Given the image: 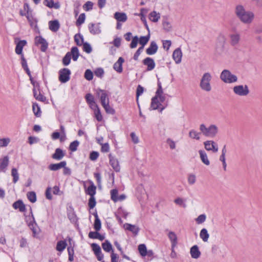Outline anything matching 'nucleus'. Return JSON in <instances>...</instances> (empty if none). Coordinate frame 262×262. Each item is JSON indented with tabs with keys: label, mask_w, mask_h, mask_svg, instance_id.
Returning <instances> with one entry per match:
<instances>
[{
	"label": "nucleus",
	"mask_w": 262,
	"mask_h": 262,
	"mask_svg": "<svg viewBox=\"0 0 262 262\" xmlns=\"http://www.w3.org/2000/svg\"><path fill=\"white\" fill-rule=\"evenodd\" d=\"M9 162V158L6 156L0 159V172H6Z\"/></svg>",
	"instance_id": "obj_14"
},
{
	"label": "nucleus",
	"mask_w": 262,
	"mask_h": 262,
	"mask_svg": "<svg viewBox=\"0 0 262 262\" xmlns=\"http://www.w3.org/2000/svg\"><path fill=\"white\" fill-rule=\"evenodd\" d=\"M200 130L204 136L213 138L218 133V128L214 124H211L207 127L204 124H201L200 125Z\"/></svg>",
	"instance_id": "obj_3"
},
{
	"label": "nucleus",
	"mask_w": 262,
	"mask_h": 262,
	"mask_svg": "<svg viewBox=\"0 0 262 262\" xmlns=\"http://www.w3.org/2000/svg\"><path fill=\"white\" fill-rule=\"evenodd\" d=\"M28 199L31 203H35L36 201V195L35 192L30 191L27 194Z\"/></svg>",
	"instance_id": "obj_44"
},
{
	"label": "nucleus",
	"mask_w": 262,
	"mask_h": 262,
	"mask_svg": "<svg viewBox=\"0 0 262 262\" xmlns=\"http://www.w3.org/2000/svg\"><path fill=\"white\" fill-rule=\"evenodd\" d=\"M139 38L137 36H135L133 38L131 43L130 44V48L132 49L135 48L138 44Z\"/></svg>",
	"instance_id": "obj_64"
},
{
	"label": "nucleus",
	"mask_w": 262,
	"mask_h": 262,
	"mask_svg": "<svg viewBox=\"0 0 262 262\" xmlns=\"http://www.w3.org/2000/svg\"><path fill=\"white\" fill-rule=\"evenodd\" d=\"M200 133H198V132L194 129L190 130L189 133V136L190 138L198 140H200Z\"/></svg>",
	"instance_id": "obj_43"
},
{
	"label": "nucleus",
	"mask_w": 262,
	"mask_h": 262,
	"mask_svg": "<svg viewBox=\"0 0 262 262\" xmlns=\"http://www.w3.org/2000/svg\"><path fill=\"white\" fill-rule=\"evenodd\" d=\"M234 12L237 18L245 25L251 24L254 19V13L252 11L246 10L241 4L235 6Z\"/></svg>",
	"instance_id": "obj_1"
},
{
	"label": "nucleus",
	"mask_w": 262,
	"mask_h": 262,
	"mask_svg": "<svg viewBox=\"0 0 262 262\" xmlns=\"http://www.w3.org/2000/svg\"><path fill=\"white\" fill-rule=\"evenodd\" d=\"M182 53L180 48L176 49L173 52L172 57L176 63L178 64L181 62Z\"/></svg>",
	"instance_id": "obj_17"
},
{
	"label": "nucleus",
	"mask_w": 262,
	"mask_h": 262,
	"mask_svg": "<svg viewBox=\"0 0 262 262\" xmlns=\"http://www.w3.org/2000/svg\"><path fill=\"white\" fill-rule=\"evenodd\" d=\"M85 19V15L84 13H81L79 16L78 19L76 20V25L77 26H79L84 23Z\"/></svg>",
	"instance_id": "obj_51"
},
{
	"label": "nucleus",
	"mask_w": 262,
	"mask_h": 262,
	"mask_svg": "<svg viewBox=\"0 0 262 262\" xmlns=\"http://www.w3.org/2000/svg\"><path fill=\"white\" fill-rule=\"evenodd\" d=\"M83 45V50L87 53H90L92 49L91 45L88 42H84L82 43Z\"/></svg>",
	"instance_id": "obj_59"
},
{
	"label": "nucleus",
	"mask_w": 262,
	"mask_h": 262,
	"mask_svg": "<svg viewBox=\"0 0 262 262\" xmlns=\"http://www.w3.org/2000/svg\"><path fill=\"white\" fill-rule=\"evenodd\" d=\"M230 44L232 46H237L241 40V35L238 33H235L230 35Z\"/></svg>",
	"instance_id": "obj_12"
},
{
	"label": "nucleus",
	"mask_w": 262,
	"mask_h": 262,
	"mask_svg": "<svg viewBox=\"0 0 262 262\" xmlns=\"http://www.w3.org/2000/svg\"><path fill=\"white\" fill-rule=\"evenodd\" d=\"M11 175L13 177V182L16 183L19 179V176L17 170L15 168L12 169Z\"/></svg>",
	"instance_id": "obj_47"
},
{
	"label": "nucleus",
	"mask_w": 262,
	"mask_h": 262,
	"mask_svg": "<svg viewBox=\"0 0 262 262\" xmlns=\"http://www.w3.org/2000/svg\"><path fill=\"white\" fill-rule=\"evenodd\" d=\"M150 38V35L148 34L147 36H141L140 38H139V42L141 45V47L144 48V46L147 44Z\"/></svg>",
	"instance_id": "obj_36"
},
{
	"label": "nucleus",
	"mask_w": 262,
	"mask_h": 262,
	"mask_svg": "<svg viewBox=\"0 0 262 262\" xmlns=\"http://www.w3.org/2000/svg\"><path fill=\"white\" fill-rule=\"evenodd\" d=\"M94 116L98 121H101L103 117L101 115L100 108H98L94 111Z\"/></svg>",
	"instance_id": "obj_55"
},
{
	"label": "nucleus",
	"mask_w": 262,
	"mask_h": 262,
	"mask_svg": "<svg viewBox=\"0 0 262 262\" xmlns=\"http://www.w3.org/2000/svg\"><path fill=\"white\" fill-rule=\"evenodd\" d=\"M102 247L103 249L107 252H109L112 250V246L111 244L107 240L102 243Z\"/></svg>",
	"instance_id": "obj_42"
},
{
	"label": "nucleus",
	"mask_w": 262,
	"mask_h": 262,
	"mask_svg": "<svg viewBox=\"0 0 262 262\" xmlns=\"http://www.w3.org/2000/svg\"><path fill=\"white\" fill-rule=\"evenodd\" d=\"M205 149L208 151H212L213 152L218 151L217 144L212 140L206 141L204 143Z\"/></svg>",
	"instance_id": "obj_7"
},
{
	"label": "nucleus",
	"mask_w": 262,
	"mask_h": 262,
	"mask_svg": "<svg viewBox=\"0 0 262 262\" xmlns=\"http://www.w3.org/2000/svg\"><path fill=\"white\" fill-rule=\"evenodd\" d=\"M187 180L189 185H193L196 182V177L194 174L190 173L188 175Z\"/></svg>",
	"instance_id": "obj_54"
},
{
	"label": "nucleus",
	"mask_w": 262,
	"mask_h": 262,
	"mask_svg": "<svg viewBox=\"0 0 262 262\" xmlns=\"http://www.w3.org/2000/svg\"><path fill=\"white\" fill-rule=\"evenodd\" d=\"M93 3L92 2L88 1L83 5V8L85 11H88L93 9Z\"/></svg>",
	"instance_id": "obj_57"
},
{
	"label": "nucleus",
	"mask_w": 262,
	"mask_h": 262,
	"mask_svg": "<svg viewBox=\"0 0 262 262\" xmlns=\"http://www.w3.org/2000/svg\"><path fill=\"white\" fill-rule=\"evenodd\" d=\"M212 76L209 72L204 73L201 79L199 84L200 89L205 92H209L212 90L211 82Z\"/></svg>",
	"instance_id": "obj_2"
},
{
	"label": "nucleus",
	"mask_w": 262,
	"mask_h": 262,
	"mask_svg": "<svg viewBox=\"0 0 262 262\" xmlns=\"http://www.w3.org/2000/svg\"><path fill=\"white\" fill-rule=\"evenodd\" d=\"M89 237L93 239H99L100 241H103L105 237L104 235L100 234L98 231H91L89 233Z\"/></svg>",
	"instance_id": "obj_27"
},
{
	"label": "nucleus",
	"mask_w": 262,
	"mask_h": 262,
	"mask_svg": "<svg viewBox=\"0 0 262 262\" xmlns=\"http://www.w3.org/2000/svg\"><path fill=\"white\" fill-rule=\"evenodd\" d=\"M100 24L97 23H90L89 24L88 28L90 32L93 35L100 34L101 32L100 28Z\"/></svg>",
	"instance_id": "obj_11"
},
{
	"label": "nucleus",
	"mask_w": 262,
	"mask_h": 262,
	"mask_svg": "<svg viewBox=\"0 0 262 262\" xmlns=\"http://www.w3.org/2000/svg\"><path fill=\"white\" fill-rule=\"evenodd\" d=\"M168 237L171 243V247H172V248H174L178 243V238L177 235L174 232L170 231L168 233Z\"/></svg>",
	"instance_id": "obj_25"
},
{
	"label": "nucleus",
	"mask_w": 262,
	"mask_h": 262,
	"mask_svg": "<svg viewBox=\"0 0 262 262\" xmlns=\"http://www.w3.org/2000/svg\"><path fill=\"white\" fill-rule=\"evenodd\" d=\"M96 202L95 197H90L89 200L88 205L90 209H93L96 206Z\"/></svg>",
	"instance_id": "obj_62"
},
{
	"label": "nucleus",
	"mask_w": 262,
	"mask_h": 262,
	"mask_svg": "<svg viewBox=\"0 0 262 262\" xmlns=\"http://www.w3.org/2000/svg\"><path fill=\"white\" fill-rule=\"evenodd\" d=\"M163 27L165 31L169 32L171 30V26L167 19H164L162 22Z\"/></svg>",
	"instance_id": "obj_49"
},
{
	"label": "nucleus",
	"mask_w": 262,
	"mask_h": 262,
	"mask_svg": "<svg viewBox=\"0 0 262 262\" xmlns=\"http://www.w3.org/2000/svg\"><path fill=\"white\" fill-rule=\"evenodd\" d=\"M143 64L147 66V71H151L155 68V62L150 57H146L143 60Z\"/></svg>",
	"instance_id": "obj_13"
},
{
	"label": "nucleus",
	"mask_w": 262,
	"mask_h": 262,
	"mask_svg": "<svg viewBox=\"0 0 262 262\" xmlns=\"http://www.w3.org/2000/svg\"><path fill=\"white\" fill-rule=\"evenodd\" d=\"M124 227L126 230L131 231L136 235L138 233L139 231V228L137 226L128 223L125 224Z\"/></svg>",
	"instance_id": "obj_26"
},
{
	"label": "nucleus",
	"mask_w": 262,
	"mask_h": 262,
	"mask_svg": "<svg viewBox=\"0 0 262 262\" xmlns=\"http://www.w3.org/2000/svg\"><path fill=\"white\" fill-rule=\"evenodd\" d=\"M96 94L100 97L102 105L109 102L108 95L106 91L98 89L96 91Z\"/></svg>",
	"instance_id": "obj_8"
},
{
	"label": "nucleus",
	"mask_w": 262,
	"mask_h": 262,
	"mask_svg": "<svg viewBox=\"0 0 262 262\" xmlns=\"http://www.w3.org/2000/svg\"><path fill=\"white\" fill-rule=\"evenodd\" d=\"M45 5L49 8H54L58 9L59 8V5L58 3H54L53 0H45Z\"/></svg>",
	"instance_id": "obj_39"
},
{
	"label": "nucleus",
	"mask_w": 262,
	"mask_h": 262,
	"mask_svg": "<svg viewBox=\"0 0 262 262\" xmlns=\"http://www.w3.org/2000/svg\"><path fill=\"white\" fill-rule=\"evenodd\" d=\"M124 59L120 57L113 66L114 69L118 73H121L123 71L122 63L124 62Z\"/></svg>",
	"instance_id": "obj_19"
},
{
	"label": "nucleus",
	"mask_w": 262,
	"mask_h": 262,
	"mask_svg": "<svg viewBox=\"0 0 262 262\" xmlns=\"http://www.w3.org/2000/svg\"><path fill=\"white\" fill-rule=\"evenodd\" d=\"M158 47L155 41L150 42L149 47L146 49V53L147 55H151L155 54L158 51Z\"/></svg>",
	"instance_id": "obj_15"
},
{
	"label": "nucleus",
	"mask_w": 262,
	"mask_h": 262,
	"mask_svg": "<svg viewBox=\"0 0 262 262\" xmlns=\"http://www.w3.org/2000/svg\"><path fill=\"white\" fill-rule=\"evenodd\" d=\"M144 92V88L140 85H139L137 88V91H136V99L137 101H138L139 97L142 94V93Z\"/></svg>",
	"instance_id": "obj_63"
},
{
	"label": "nucleus",
	"mask_w": 262,
	"mask_h": 262,
	"mask_svg": "<svg viewBox=\"0 0 262 262\" xmlns=\"http://www.w3.org/2000/svg\"><path fill=\"white\" fill-rule=\"evenodd\" d=\"M118 190L116 189H113L111 191V199L114 202H116L118 201Z\"/></svg>",
	"instance_id": "obj_52"
},
{
	"label": "nucleus",
	"mask_w": 262,
	"mask_h": 262,
	"mask_svg": "<svg viewBox=\"0 0 262 262\" xmlns=\"http://www.w3.org/2000/svg\"><path fill=\"white\" fill-rule=\"evenodd\" d=\"M102 106L104 108L105 112L107 114H115V110L110 106L109 102L105 103V104L102 105Z\"/></svg>",
	"instance_id": "obj_53"
},
{
	"label": "nucleus",
	"mask_w": 262,
	"mask_h": 262,
	"mask_svg": "<svg viewBox=\"0 0 262 262\" xmlns=\"http://www.w3.org/2000/svg\"><path fill=\"white\" fill-rule=\"evenodd\" d=\"M71 71L67 68H63L59 71V80L61 83H66L70 79Z\"/></svg>",
	"instance_id": "obj_6"
},
{
	"label": "nucleus",
	"mask_w": 262,
	"mask_h": 262,
	"mask_svg": "<svg viewBox=\"0 0 262 262\" xmlns=\"http://www.w3.org/2000/svg\"><path fill=\"white\" fill-rule=\"evenodd\" d=\"M71 59V54L70 52H68L62 59V63L64 66H68Z\"/></svg>",
	"instance_id": "obj_46"
},
{
	"label": "nucleus",
	"mask_w": 262,
	"mask_h": 262,
	"mask_svg": "<svg viewBox=\"0 0 262 262\" xmlns=\"http://www.w3.org/2000/svg\"><path fill=\"white\" fill-rule=\"evenodd\" d=\"M27 41L25 40H20L16 44L15 49V53L18 55H24L22 53L23 48L26 45Z\"/></svg>",
	"instance_id": "obj_18"
},
{
	"label": "nucleus",
	"mask_w": 262,
	"mask_h": 262,
	"mask_svg": "<svg viewBox=\"0 0 262 262\" xmlns=\"http://www.w3.org/2000/svg\"><path fill=\"white\" fill-rule=\"evenodd\" d=\"M114 18L119 22H125L127 20V17L124 12H117L114 14Z\"/></svg>",
	"instance_id": "obj_23"
},
{
	"label": "nucleus",
	"mask_w": 262,
	"mask_h": 262,
	"mask_svg": "<svg viewBox=\"0 0 262 262\" xmlns=\"http://www.w3.org/2000/svg\"><path fill=\"white\" fill-rule=\"evenodd\" d=\"M33 94L34 97L38 100L40 101L41 102H45L46 100V98L43 95L40 94H37V92L34 90Z\"/></svg>",
	"instance_id": "obj_48"
},
{
	"label": "nucleus",
	"mask_w": 262,
	"mask_h": 262,
	"mask_svg": "<svg viewBox=\"0 0 262 262\" xmlns=\"http://www.w3.org/2000/svg\"><path fill=\"white\" fill-rule=\"evenodd\" d=\"M149 18L153 22H157L160 18V14L156 11H152L149 14Z\"/></svg>",
	"instance_id": "obj_34"
},
{
	"label": "nucleus",
	"mask_w": 262,
	"mask_h": 262,
	"mask_svg": "<svg viewBox=\"0 0 262 262\" xmlns=\"http://www.w3.org/2000/svg\"><path fill=\"white\" fill-rule=\"evenodd\" d=\"M32 110L35 116L39 117L41 116V111L39 106L36 103H33L32 105Z\"/></svg>",
	"instance_id": "obj_38"
},
{
	"label": "nucleus",
	"mask_w": 262,
	"mask_h": 262,
	"mask_svg": "<svg viewBox=\"0 0 262 262\" xmlns=\"http://www.w3.org/2000/svg\"><path fill=\"white\" fill-rule=\"evenodd\" d=\"M67 246V244L66 241H60L57 243L56 249L59 252L62 251Z\"/></svg>",
	"instance_id": "obj_37"
},
{
	"label": "nucleus",
	"mask_w": 262,
	"mask_h": 262,
	"mask_svg": "<svg viewBox=\"0 0 262 262\" xmlns=\"http://www.w3.org/2000/svg\"><path fill=\"white\" fill-rule=\"evenodd\" d=\"M206 219V216L204 214L200 215L197 218L195 219V222L198 224H201L204 223Z\"/></svg>",
	"instance_id": "obj_58"
},
{
	"label": "nucleus",
	"mask_w": 262,
	"mask_h": 262,
	"mask_svg": "<svg viewBox=\"0 0 262 262\" xmlns=\"http://www.w3.org/2000/svg\"><path fill=\"white\" fill-rule=\"evenodd\" d=\"M10 142V139L8 138L0 139V147L7 146Z\"/></svg>",
	"instance_id": "obj_60"
},
{
	"label": "nucleus",
	"mask_w": 262,
	"mask_h": 262,
	"mask_svg": "<svg viewBox=\"0 0 262 262\" xmlns=\"http://www.w3.org/2000/svg\"><path fill=\"white\" fill-rule=\"evenodd\" d=\"M96 187L92 184L89 186L88 189L85 191V193L87 194L90 195V197H95L94 195L96 194Z\"/></svg>",
	"instance_id": "obj_33"
},
{
	"label": "nucleus",
	"mask_w": 262,
	"mask_h": 262,
	"mask_svg": "<svg viewBox=\"0 0 262 262\" xmlns=\"http://www.w3.org/2000/svg\"><path fill=\"white\" fill-rule=\"evenodd\" d=\"M67 165V162L66 161H63L60 162L59 163L56 164H51L49 166V169L50 170L52 171H57L61 168L62 167H64V166Z\"/></svg>",
	"instance_id": "obj_20"
},
{
	"label": "nucleus",
	"mask_w": 262,
	"mask_h": 262,
	"mask_svg": "<svg viewBox=\"0 0 262 262\" xmlns=\"http://www.w3.org/2000/svg\"><path fill=\"white\" fill-rule=\"evenodd\" d=\"M200 236L204 242H207L208 241L209 237V234L206 229L203 228L201 230Z\"/></svg>",
	"instance_id": "obj_32"
},
{
	"label": "nucleus",
	"mask_w": 262,
	"mask_h": 262,
	"mask_svg": "<svg viewBox=\"0 0 262 262\" xmlns=\"http://www.w3.org/2000/svg\"><path fill=\"white\" fill-rule=\"evenodd\" d=\"M138 250L142 256H146L147 250L145 244H140L138 246Z\"/></svg>",
	"instance_id": "obj_40"
},
{
	"label": "nucleus",
	"mask_w": 262,
	"mask_h": 262,
	"mask_svg": "<svg viewBox=\"0 0 262 262\" xmlns=\"http://www.w3.org/2000/svg\"><path fill=\"white\" fill-rule=\"evenodd\" d=\"M110 164L116 172H119L120 170V167L119 162L114 156L111 154L108 155Z\"/></svg>",
	"instance_id": "obj_9"
},
{
	"label": "nucleus",
	"mask_w": 262,
	"mask_h": 262,
	"mask_svg": "<svg viewBox=\"0 0 262 262\" xmlns=\"http://www.w3.org/2000/svg\"><path fill=\"white\" fill-rule=\"evenodd\" d=\"M225 42V37L223 35H219L217 39V45L220 46L222 49H223L224 48Z\"/></svg>",
	"instance_id": "obj_45"
},
{
	"label": "nucleus",
	"mask_w": 262,
	"mask_h": 262,
	"mask_svg": "<svg viewBox=\"0 0 262 262\" xmlns=\"http://www.w3.org/2000/svg\"><path fill=\"white\" fill-rule=\"evenodd\" d=\"M49 29L54 32H57L60 27V25L57 20H51L49 22Z\"/></svg>",
	"instance_id": "obj_24"
},
{
	"label": "nucleus",
	"mask_w": 262,
	"mask_h": 262,
	"mask_svg": "<svg viewBox=\"0 0 262 262\" xmlns=\"http://www.w3.org/2000/svg\"><path fill=\"white\" fill-rule=\"evenodd\" d=\"M84 78L89 81L92 80L93 78V72L90 70L87 69L84 73Z\"/></svg>",
	"instance_id": "obj_56"
},
{
	"label": "nucleus",
	"mask_w": 262,
	"mask_h": 262,
	"mask_svg": "<svg viewBox=\"0 0 262 262\" xmlns=\"http://www.w3.org/2000/svg\"><path fill=\"white\" fill-rule=\"evenodd\" d=\"M91 247L92 248V249L95 253H100L101 251L100 247L97 244L93 243L91 245Z\"/></svg>",
	"instance_id": "obj_61"
},
{
	"label": "nucleus",
	"mask_w": 262,
	"mask_h": 262,
	"mask_svg": "<svg viewBox=\"0 0 262 262\" xmlns=\"http://www.w3.org/2000/svg\"><path fill=\"white\" fill-rule=\"evenodd\" d=\"M79 142L75 140L71 142L69 146V149L72 151H75L79 146Z\"/></svg>",
	"instance_id": "obj_50"
},
{
	"label": "nucleus",
	"mask_w": 262,
	"mask_h": 262,
	"mask_svg": "<svg viewBox=\"0 0 262 262\" xmlns=\"http://www.w3.org/2000/svg\"><path fill=\"white\" fill-rule=\"evenodd\" d=\"M190 254L191 257L194 259L199 258L201 254L197 245H194L190 248Z\"/></svg>",
	"instance_id": "obj_16"
},
{
	"label": "nucleus",
	"mask_w": 262,
	"mask_h": 262,
	"mask_svg": "<svg viewBox=\"0 0 262 262\" xmlns=\"http://www.w3.org/2000/svg\"><path fill=\"white\" fill-rule=\"evenodd\" d=\"M221 79L226 83H232L237 81V77L228 70H224L220 75Z\"/></svg>",
	"instance_id": "obj_4"
},
{
	"label": "nucleus",
	"mask_w": 262,
	"mask_h": 262,
	"mask_svg": "<svg viewBox=\"0 0 262 262\" xmlns=\"http://www.w3.org/2000/svg\"><path fill=\"white\" fill-rule=\"evenodd\" d=\"M72 56V59L74 61H77L79 56V53L77 47H74L71 49V52H70Z\"/></svg>",
	"instance_id": "obj_35"
},
{
	"label": "nucleus",
	"mask_w": 262,
	"mask_h": 262,
	"mask_svg": "<svg viewBox=\"0 0 262 262\" xmlns=\"http://www.w3.org/2000/svg\"><path fill=\"white\" fill-rule=\"evenodd\" d=\"M95 216V222L94 224V228L96 231H99L101 227V223L100 219L98 217L97 212L94 213Z\"/></svg>",
	"instance_id": "obj_29"
},
{
	"label": "nucleus",
	"mask_w": 262,
	"mask_h": 262,
	"mask_svg": "<svg viewBox=\"0 0 262 262\" xmlns=\"http://www.w3.org/2000/svg\"><path fill=\"white\" fill-rule=\"evenodd\" d=\"M199 152L202 162L206 165H209L210 164V162L208 159V157L206 153L204 150H199Z\"/></svg>",
	"instance_id": "obj_28"
},
{
	"label": "nucleus",
	"mask_w": 262,
	"mask_h": 262,
	"mask_svg": "<svg viewBox=\"0 0 262 262\" xmlns=\"http://www.w3.org/2000/svg\"><path fill=\"white\" fill-rule=\"evenodd\" d=\"M74 40L78 46H82L83 43V37L80 34H76L74 36Z\"/></svg>",
	"instance_id": "obj_41"
},
{
	"label": "nucleus",
	"mask_w": 262,
	"mask_h": 262,
	"mask_svg": "<svg viewBox=\"0 0 262 262\" xmlns=\"http://www.w3.org/2000/svg\"><path fill=\"white\" fill-rule=\"evenodd\" d=\"M31 217L32 218V221H31L28 223V226L30 227V229H31V230L32 231L33 236H35L37 233L36 224L34 222V219L33 216V215H32Z\"/></svg>",
	"instance_id": "obj_31"
},
{
	"label": "nucleus",
	"mask_w": 262,
	"mask_h": 262,
	"mask_svg": "<svg viewBox=\"0 0 262 262\" xmlns=\"http://www.w3.org/2000/svg\"><path fill=\"white\" fill-rule=\"evenodd\" d=\"M13 207L15 209H18L19 211L23 212L26 211V206L21 200H18L15 202L13 205Z\"/></svg>",
	"instance_id": "obj_22"
},
{
	"label": "nucleus",
	"mask_w": 262,
	"mask_h": 262,
	"mask_svg": "<svg viewBox=\"0 0 262 262\" xmlns=\"http://www.w3.org/2000/svg\"><path fill=\"white\" fill-rule=\"evenodd\" d=\"M64 155L65 154L63 150L58 148L55 149V152L52 155V158L56 160H60L63 158Z\"/></svg>",
	"instance_id": "obj_21"
},
{
	"label": "nucleus",
	"mask_w": 262,
	"mask_h": 262,
	"mask_svg": "<svg viewBox=\"0 0 262 262\" xmlns=\"http://www.w3.org/2000/svg\"><path fill=\"white\" fill-rule=\"evenodd\" d=\"M233 93L239 96H246L249 93L247 85H237L233 88Z\"/></svg>",
	"instance_id": "obj_5"
},
{
	"label": "nucleus",
	"mask_w": 262,
	"mask_h": 262,
	"mask_svg": "<svg viewBox=\"0 0 262 262\" xmlns=\"http://www.w3.org/2000/svg\"><path fill=\"white\" fill-rule=\"evenodd\" d=\"M35 44L36 45H41L40 50L42 52H45L48 48V43L47 41L41 36H36L35 38Z\"/></svg>",
	"instance_id": "obj_10"
},
{
	"label": "nucleus",
	"mask_w": 262,
	"mask_h": 262,
	"mask_svg": "<svg viewBox=\"0 0 262 262\" xmlns=\"http://www.w3.org/2000/svg\"><path fill=\"white\" fill-rule=\"evenodd\" d=\"M161 104V103L158 100V99H157L155 96L151 99L150 108L153 110H157Z\"/></svg>",
	"instance_id": "obj_30"
}]
</instances>
